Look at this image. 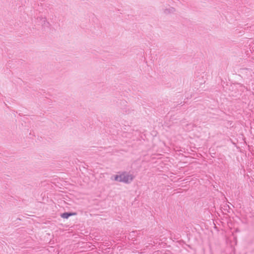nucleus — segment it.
I'll list each match as a JSON object with an SVG mask.
<instances>
[{
  "label": "nucleus",
  "instance_id": "1",
  "mask_svg": "<svg viewBox=\"0 0 254 254\" xmlns=\"http://www.w3.org/2000/svg\"><path fill=\"white\" fill-rule=\"evenodd\" d=\"M133 179V176L132 175L122 173L119 175L115 176L114 179L116 181L124 182L128 183L130 182Z\"/></svg>",
  "mask_w": 254,
  "mask_h": 254
},
{
  "label": "nucleus",
  "instance_id": "2",
  "mask_svg": "<svg viewBox=\"0 0 254 254\" xmlns=\"http://www.w3.org/2000/svg\"><path fill=\"white\" fill-rule=\"evenodd\" d=\"M75 215V213H64L61 215L62 218L64 219L68 218L69 216Z\"/></svg>",
  "mask_w": 254,
  "mask_h": 254
}]
</instances>
